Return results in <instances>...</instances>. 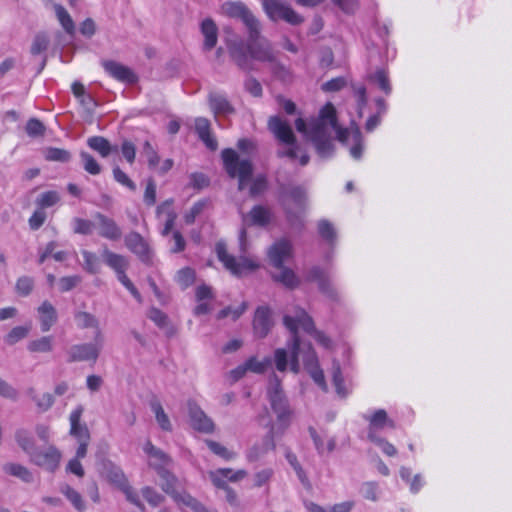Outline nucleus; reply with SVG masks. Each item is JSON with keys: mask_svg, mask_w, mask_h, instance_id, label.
<instances>
[{"mask_svg": "<svg viewBox=\"0 0 512 512\" xmlns=\"http://www.w3.org/2000/svg\"><path fill=\"white\" fill-rule=\"evenodd\" d=\"M364 419L369 423L367 433L369 440L379 437L378 432L385 428H395V422L388 417L384 409L375 410L372 414L365 415Z\"/></svg>", "mask_w": 512, "mask_h": 512, "instance_id": "nucleus-13", "label": "nucleus"}, {"mask_svg": "<svg viewBox=\"0 0 512 512\" xmlns=\"http://www.w3.org/2000/svg\"><path fill=\"white\" fill-rule=\"evenodd\" d=\"M126 247L134 253L142 262L150 264L153 251L148 242L137 232H130L125 237Z\"/></svg>", "mask_w": 512, "mask_h": 512, "instance_id": "nucleus-12", "label": "nucleus"}, {"mask_svg": "<svg viewBox=\"0 0 512 512\" xmlns=\"http://www.w3.org/2000/svg\"><path fill=\"white\" fill-rule=\"evenodd\" d=\"M304 365L315 383L326 390V382L322 369L319 367L318 358L312 347L308 346V351L304 356Z\"/></svg>", "mask_w": 512, "mask_h": 512, "instance_id": "nucleus-20", "label": "nucleus"}, {"mask_svg": "<svg viewBox=\"0 0 512 512\" xmlns=\"http://www.w3.org/2000/svg\"><path fill=\"white\" fill-rule=\"evenodd\" d=\"M361 493L365 499L378 500V485L376 482H365L361 487Z\"/></svg>", "mask_w": 512, "mask_h": 512, "instance_id": "nucleus-62", "label": "nucleus"}, {"mask_svg": "<svg viewBox=\"0 0 512 512\" xmlns=\"http://www.w3.org/2000/svg\"><path fill=\"white\" fill-rule=\"evenodd\" d=\"M177 283L182 288H187L192 285L195 280V272L189 267L182 268L178 271L176 276Z\"/></svg>", "mask_w": 512, "mask_h": 512, "instance_id": "nucleus-54", "label": "nucleus"}, {"mask_svg": "<svg viewBox=\"0 0 512 512\" xmlns=\"http://www.w3.org/2000/svg\"><path fill=\"white\" fill-rule=\"evenodd\" d=\"M83 411V406L79 405L70 413L69 417L70 434L75 437L78 442L90 440V433L87 426L80 423Z\"/></svg>", "mask_w": 512, "mask_h": 512, "instance_id": "nucleus-21", "label": "nucleus"}, {"mask_svg": "<svg viewBox=\"0 0 512 512\" xmlns=\"http://www.w3.org/2000/svg\"><path fill=\"white\" fill-rule=\"evenodd\" d=\"M34 286V281L31 277L22 276L16 282V291L22 296H27L31 293Z\"/></svg>", "mask_w": 512, "mask_h": 512, "instance_id": "nucleus-58", "label": "nucleus"}, {"mask_svg": "<svg viewBox=\"0 0 512 512\" xmlns=\"http://www.w3.org/2000/svg\"><path fill=\"white\" fill-rule=\"evenodd\" d=\"M287 196L299 209L303 208L306 201V193L301 187L291 188Z\"/></svg>", "mask_w": 512, "mask_h": 512, "instance_id": "nucleus-57", "label": "nucleus"}, {"mask_svg": "<svg viewBox=\"0 0 512 512\" xmlns=\"http://www.w3.org/2000/svg\"><path fill=\"white\" fill-rule=\"evenodd\" d=\"M276 269L277 272L272 274V277L275 281L281 283L289 289H294L299 285L300 280L293 270L286 268L283 265H281V268Z\"/></svg>", "mask_w": 512, "mask_h": 512, "instance_id": "nucleus-32", "label": "nucleus"}, {"mask_svg": "<svg viewBox=\"0 0 512 512\" xmlns=\"http://www.w3.org/2000/svg\"><path fill=\"white\" fill-rule=\"evenodd\" d=\"M25 131L29 137L37 138L44 135L45 126L39 119L31 118L26 123Z\"/></svg>", "mask_w": 512, "mask_h": 512, "instance_id": "nucleus-48", "label": "nucleus"}, {"mask_svg": "<svg viewBox=\"0 0 512 512\" xmlns=\"http://www.w3.org/2000/svg\"><path fill=\"white\" fill-rule=\"evenodd\" d=\"M295 126L313 143L322 158H328L333 153L332 132L340 142L350 147V155L354 159L362 157L363 139L359 128L355 125L349 129L341 128L337 124L336 109L331 103H327L308 126L302 118L296 119Z\"/></svg>", "mask_w": 512, "mask_h": 512, "instance_id": "nucleus-1", "label": "nucleus"}, {"mask_svg": "<svg viewBox=\"0 0 512 512\" xmlns=\"http://www.w3.org/2000/svg\"><path fill=\"white\" fill-rule=\"evenodd\" d=\"M220 11L224 16L241 20L247 28L251 39L258 37L260 34V22L244 3L228 1L221 5Z\"/></svg>", "mask_w": 512, "mask_h": 512, "instance_id": "nucleus-7", "label": "nucleus"}, {"mask_svg": "<svg viewBox=\"0 0 512 512\" xmlns=\"http://www.w3.org/2000/svg\"><path fill=\"white\" fill-rule=\"evenodd\" d=\"M188 415L191 426L202 433H212L215 429V424L205 412L193 401H189Z\"/></svg>", "mask_w": 512, "mask_h": 512, "instance_id": "nucleus-15", "label": "nucleus"}, {"mask_svg": "<svg viewBox=\"0 0 512 512\" xmlns=\"http://www.w3.org/2000/svg\"><path fill=\"white\" fill-rule=\"evenodd\" d=\"M221 154L227 174L231 178H238V189L243 190L252 176L251 161L240 159L237 152L231 148L224 149Z\"/></svg>", "mask_w": 512, "mask_h": 512, "instance_id": "nucleus-6", "label": "nucleus"}, {"mask_svg": "<svg viewBox=\"0 0 512 512\" xmlns=\"http://www.w3.org/2000/svg\"><path fill=\"white\" fill-rule=\"evenodd\" d=\"M272 213L268 207L257 205L249 213V219L253 225L265 226L271 221Z\"/></svg>", "mask_w": 512, "mask_h": 512, "instance_id": "nucleus-33", "label": "nucleus"}, {"mask_svg": "<svg viewBox=\"0 0 512 512\" xmlns=\"http://www.w3.org/2000/svg\"><path fill=\"white\" fill-rule=\"evenodd\" d=\"M272 327L271 311L267 307L257 308L253 320V329L259 338L265 337Z\"/></svg>", "mask_w": 512, "mask_h": 512, "instance_id": "nucleus-24", "label": "nucleus"}, {"mask_svg": "<svg viewBox=\"0 0 512 512\" xmlns=\"http://www.w3.org/2000/svg\"><path fill=\"white\" fill-rule=\"evenodd\" d=\"M279 433L271 428L269 433L265 436L261 445H255L247 452V460L249 462H255L259 460L265 453L275 449L274 435Z\"/></svg>", "mask_w": 512, "mask_h": 512, "instance_id": "nucleus-26", "label": "nucleus"}, {"mask_svg": "<svg viewBox=\"0 0 512 512\" xmlns=\"http://www.w3.org/2000/svg\"><path fill=\"white\" fill-rule=\"evenodd\" d=\"M270 68L273 72V74L284 82H289L292 80V73L289 68H287L285 65L280 63L277 58L275 59L274 63L270 64Z\"/></svg>", "mask_w": 512, "mask_h": 512, "instance_id": "nucleus-52", "label": "nucleus"}, {"mask_svg": "<svg viewBox=\"0 0 512 512\" xmlns=\"http://www.w3.org/2000/svg\"><path fill=\"white\" fill-rule=\"evenodd\" d=\"M96 227L101 237L109 240H118L122 235L120 227L116 222L104 214H95Z\"/></svg>", "mask_w": 512, "mask_h": 512, "instance_id": "nucleus-19", "label": "nucleus"}, {"mask_svg": "<svg viewBox=\"0 0 512 512\" xmlns=\"http://www.w3.org/2000/svg\"><path fill=\"white\" fill-rule=\"evenodd\" d=\"M105 72L117 81L134 84L138 81L137 75L128 66L114 60H103L101 62Z\"/></svg>", "mask_w": 512, "mask_h": 512, "instance_id": "nucleus-16", "label": "nucleus"}, {"mask_svg": "<svg viewBox=\"0 0 512 512\" xmlns=\"http://www.w3.org/2000/svg\"><path fill=\"white\" fill-rule=\"evenodd\" d=\"M74 319L79 329H92L94 331V338H97L98 341L104 339L99 320L95 315L86 311H77L74 314Z\"/></svg>", "mask_w": 512, "mask_h": 512, "instance_id": "nucleus-23", "label": "nucleus"}, {"mask_svg": "<svg viewBox=\"0 0 512 512\" xmlns=\"http://www.w3.org/2000/svg\"><path fill=\"white\" fill-rule=\"evenodd\" d=\"M267 396L271 408L277 416V422L271 428H274L275 431L282 434L291 423L292 410L281 388V380L275 373H272L270 376Z\"/></svg>", "mask_w": 512, "mask_h": 512, "instance_id": "nucleus-5", "label": "nucleus"}, {"mask_svg": "<svg viewBox=\"0 0 512 512\" xmlns=\"http://www.w3.org/2000/svg\"><path fill=\"white\" fill-rule=\"evenodd\" d=\"M141 493L143 498L153 507L159 506L164 501V496L150 487H144Z\"/></svg>", "mask_w": 512, "mask_h": 512, "instance_id": "nucleus-56", "label": "nucleus"}, {"mask_svg": "<svg viewBox=\"0 0 512 512\" xmlns=\"http://www.w3.org/2000/svg\"><path fill=\"white\" fill-rule=\"evenodd\" d=\"M245 90L254 97L262 96V86L260 82L254 77H248L244 83Z\"/></svg>", "mask_w": 512, "mask_h": 512, "instance_id": "nucleus-64", "label": "nucleus"}, {"mask_svg": "<svg viewBox=\"0 0 512 512\" xmlns=\"http://www.w3.org/2000/svg\"><path fill=\"white\" fill-rule=\"evenodd\" d=\"M31 462L43 469L54 472L60 464L61 453L54 447L49 446L45 451H34L30 456Z\"/></svg>", "mask_w": 512, "mask_h": 512, "instance_id": "nucleus-14", "label": "nucleus"}, {"mask_svg": "<svg viewBox=\"0 0 512 512\" xmlns=\"http://www.w3.org/2000/svg\"><path fill=\"white\" fill-rule=\"evenodd\" d=\"M48 45H49L48 37L43 33L37 34L34 37L32 45H31V49H30L31 54L34 56L41 54L42 52L47 50Z\"/></svg>", "mask_w": 512, "mask_h": 512, "instance_id": "nucleus-55", "label": "nucleus"}, {"mask_svg": "<svg viewBox=\"0 0 512 512\" xmlns=\"http://www.w3.org/2000/svg\"><path fill=\"white\" fill-rule=\"evenodd\" d=\"M263 9L272 21H285L291 25H299L304 18L298 14L289 4L282 0H260Z\"/></svg>", "mask_w": 512, "mask_h": 512, "instance_id": "nucleus-10", "label": "nucleus"}, {"mask_svg": "<svg viewBox=\"0 0 512 512\" xmlns=\"http://www.w3.org/2000/svg\"><path fill=\"white\" fill-rule=\"evenodd\" d=\"M102 256L105 263L113 269L116 274L126 271L129 266V261L125 256L114 253L107 248L103 249Z\"/></svg>", "mask_w": 512, "mask_h": 512, "instance_id": "nucleus-30", "label": "nucleus"}, {"mask_svg": "<svg viewBox=\"0 0 512 512\" xmlns=\"http://www.w3.org/2000/svg\"><path fill=\"white\" fill-rule=\"evenodd\" d=\"M151 410L155 414L156 421L158 425L161 427L164 431H171L172 425L169 420L168 415L165 413L162 405L158 401H153L151 403Z\"/></svg>", "mask_w": 512, "mask_h": 512, "instance_id": "nucleus-38", "label": "nucleus"}, {"mask_svg": "<svg viewBox=\"0 0 512 512\" xmlns=\"http://www.w3.org/2000/svg\"><path fill=\"white\" fill-rule=\"evenodd\" d=\"M45 159L48 161L66 163L71 159V153L62 148L49 147L45 150Z\"/></svg>", "mask_w": 512, "mask_h": 512, "instance_id": "nucleus-42", "label": "nucleus"}, {"mask_svg": "<svg viewBox=\"0 0 512 512\" xmlns=\"http://www.w3.org/2000/svg\"><path fill=\"white\" fill-rule=\"evenodd\" d=\"M113 176H114V179L121 185L126 186L127 188H129L132 191H134L136 189L135 183L119 167H115L113 169Z\"/></svg>", "mask_w": 512, "mask_h": 512, "instance_id": "nucleus-63", "label": "nucleus"}, {"mask_svg": "<svg viewBox=\"0 0 512 512\" xmlns=\"http://www.w3.org/2000/svg\"><path fill=\"white\" fill-rule=\"evenodd\" d=\"M164 492L170 495L178 505L189 507L194 512H217L214 510H208L203 504L186 492L174 491L171 489L170 485L164 486Z\"/></svg>", "mask_w": 512, "mask_h": 512, "instance_id": "nucleus-22", "label": "nucleus"}, {"mask_svg": "<svg viewBox=\"0 0 512 512\" xmlns=\"http://www.w3.org/2000/svg\"><path fill=\"white\" fill-rule=\"evenodd\" d=\"M72 225L74 233L81 235L91 234L93 232L94 227L96 226L94 222L82 218H74L72 220Z\"/></svg>", "mask_w": 512, "mask_h": 512, "instance_id": "nucleus-49", "label": "nucleus"}, {"mask_svg": "<svg viewBox=\"0 0 512 512\" xmlns=\"http://www.w3.org/2000/svg\"><path fill=\"white\" fill-rule=\"evenodd\" d=\"M205 443L214 454L225 460H231L235 457L234 452L228 450L225 446L216 441L206 440Z\"/></svg>", "mask_w": 512, "mask_h": 512, "instance_id": "nucleus-50", "label": "nucleus"}, {"mask_svg": "<svg viewBox=\"0 0 512 512\" xmlns=\"http://www.w3.org/2000/svg\"><path fill=\"white\" fill-rule=\"evenodd\" d=\"M292 256V245L288 240L276 241L268 250V258L275 268L281 265Z\"/></svg>", "mask_w": 512, "mask_h": 512, "instance_id": "nucleus-17", "label": "nucleus"}, {"mask_svg": "<svg viewBox=\"0 0 512 512\" xmlns=\"http://www.w3.org/2000/svg\"><path fill=\"white\" fill-rule=\"evenodd\" d=\"M309 433L319 454L331 453L335 449L336 441L334 438H329L324 442L313 427L309 428Z\"/></svg>", "mask_w": 512, "mask_h": 512, "instance_id": "nucleus-36", "label": "nucleus"}, {"mask_svg": "<svg viewBox=\"0 0 512 512\" xmlns=\"http://www.w3.org/2000/svg\"><path fill=\"white\" fill-rule=\"evenodd\" d=\"M318 232L320 236L330 244H333L336 239V231L331 222L328 220H320L318 222Z\"/></svg>", "mask_w": 512, "mask_h": 512, "instance_id": "nucleus-46", "label": "nucleus"}, {"mask_svg": "<svg viewBox=\"0 0 512 512\" xmlns=\"http://www.w3.org/2000/svg\"><path fill=\"white\" fill-rule=\"evenodd\" d=\"M62 494L72 503L77 510L84 509V502L81 495L68 484H63L60 488Z\"/></svg>", "mask_w": 512, "mask_h": 512, "instance_id": "nucleus-44", "label": "nucleus"}, {"mask_svg": "<svg viewBox=\"0 0 512 512\" xmlns=\"http://www.w3.org/2000/svg\"><path fill=\"white\" fill-rule=\"evenodd\" d=\"M117 275V279L121 282V284L129 290V292L133 295V297L138 301L142 302V297L139 291L136 289L134 284L130 281V279L126 275V271L120 272Z\"/></svg>", "mask_w": 512, "mask_h": 512, "instance_id": "nucleus-59", "label": "nucleus"}, {"mask_svg": "<svg viewBox=\"0 0 512 512\" xmlns=\"http://www.w3.org/2000/svg\"><path fill=\"white\" fill-rule=\"evenodd\" d=\"M143 154L147 158L150 168H155L158 165L160 158L149 141L143 145Z\"/></svg>", "mask_w": 512, "mask_h": 512, "instance_id": "nucleus-61", "label": "nucleus"}, {"mask_svg": "<svg viewBox=\"0 0 512 512\" xmlns=\"http://www.w3.org/2000/svg\"><path fill=\"white\" fill-rule=\"evenodd\" d=\"M171 204L172 201H165L157 207L158 215H161L162 213L166 214V221L161 232L163 236H167L170 233L177 217L176 213L171 209Z\"/></svg>", "mask_w": 512, "mask_h": 512, "instance_id": "nucleus-34", "label": "nucleus"}, {"mask_svg": "<svg viewBox=\"0 0 512 512\" xmlns=\"http://www.w3.org/2000/svg\"><path fill=\"white\" fill-rule=\"evenodd\" d=\"M37 313L42 332H48L58 320L57 311L49 301H44L37 308Z\"/></svg>", "mask_w": 512, "mask_h": 512, "instance_id": "nucleus-25", "label": "nucleus"}, {"mask_svg": "<svg viewBox=\"0 0 512 512\" xmlns=\"http://www.w3.org/2000/svg\"><path fill=\"white\" fill-rule=\"evenodd\" d=\"M246 305L243 303L239 307L232 308V307H226L219 311L217 314L218 319H224L226 317H231L233 320H237L245 311Z\"/></svg>", "mask_w": 512, "mask_h": 512, "instance_id": "nucleus-60", "label": "nucleus"}, {"mask_svg": "<svg viewBox=\"0 0 512 512\" xmlns=\"http://www.w3.org/2000/svg\"><path fill=\"white\" fill-rule=\"evenodd\" d=\"M246 476L247 472L245 470L233 471L230 468H221L209 472V478L211 482L214 484V486L220 489H224L226 486H228L226 480L237 482Z\"/></svg>", "mask_w": 512, "mask_h": 512, "instance_id": "nucleus-18", "label": "nucleus"}, {"mask_svg": "<svg viewBox=\"0 0 512 512\" xmlns=\"http://www.w3.org/2000/svg\"><path fill=\"white\" fill-rule=\"evenodd\" d=\"M371 81L377 83L379 88L389 95L392 91L389 78L384 70H377L373 75L370 76Z\"/></svg>", "mask_w": 512, "mask_h": 512, "instance_id": "nucleus-51", "label": "nucleus"}, {"mask_svg": "<svg viewBox=\"0 0 512 512\" xmlns=\"http://www.w3.org/2000/svg\"><path fill=\"white\" fill-rule=\"evenodd\" d=\"M54 10H55L56 16H57L60 24L62 25L63 29L68 34H72L75 30V25H74V22H73L71 16L69 15V13L60 4H55Z\"/></svg>", "mask_w": 512, "mask_h": 512, "instance_id": "nucleus-39", "label": "nucleus"}, {"mask_svg": "<svg viewBox=\"0 0 512 512\" xmlns=\"http://www.w3.org/2000/svg\"><path fill=\"white\" fill-rule=\"evenodd\" d=\"M31 326H16L5 337L4 342L8 345H14L27 337Z\"/></svg>", "mask_w": 512, "mask_h": 512, "instance_id": "nucleus-43", "label": "nucleus"}, {"mask_svg": "<svg viewBox=\"0 0 512 512\" xmlns=\"http://www.w3.org/2000/svg\"><path fill=\"white\" fill-rule=\"evenodd\" d=\"M284 324L292 333L290 342L288 343L289 351L284 348H278L274 352V362L276 369L279 372H285L290 366V370L298 373L300 370L299 354H300V339L297 335L298 329L309 333L314 339L323 347H331V339L314 327L313 320L308 314L296 308L294 314H286L284 316Z\"/></svg>", "mask_w": 512, "mask_h": 512, "instance_id": "nucleus-2", "label": "nucleus"}, {"mask_svg": "<svg viewBox=\"0 0 512 512\" xmlns=\"http://www.w3.org/2000/svg\"><path fill=\"white\" fill-rule=\"evenodd\" d=\"M53 336H43L28 343L27 349L33 353H48L53 350Z\"/></svg>", "mask_w": 512, "mask_h": 512, "instance_id": "nucleus-35", "label": "nucleus"}, {"mask_svg": "<svg viewBox=\"0 0 512 512\" xmlns=\"http://www.w3.org/2000/svg\"><path fill=\"white\" fill-rule=\"evenodd\" d=\"M104 339L94 338L91 343L76 344L68 350V362H96L103 347Z\"/></svg>", "mask_w": 512, "mask_h": 512, "instance_id": "nucleus-11", "label": "nucleus"}, {"mask_svg": "<svg viewBox=\"0 0 512 512\" xmlns=\"http://www.w3.org/2000/svg\"><path fill=\"white\" fill-rule=\"evenodd\" d=\"M201 32L204 36V49L207 51L212 50L218 41V28L215 22L210 18L203 20Z\"/></svg>", "mask_w": 512, "mask_h": 512, "instance_id": "nucleus-29", "label": "nucleus"}, {"mask_svg": "<svg viewBox=\"0 0 512 512\" xmlns=\"http://www.w3.org/2000/svg\"><path fill=\"white\" fill-rule=\"evenodd\" d=\"M246 362V368L256 374H263L272 364L269 357L258 360L256 357H250Z\"/></svg>", "mask_w": 512, "mask_h": 512, "instance_id": "nucleus-41", "label": "nucleus"}, {"mask_svg": "<svg viewBox=\"0 0 512 512\" xmlns=\"http://www.w3.org/2000/svg\"><path fill=\"white\" fill-rule=\"evenodd\" d=\"M81 253H82V256L84 259L83 268L88 273H91V274L98 273L99 269H100V261H99V258L97 257V255L90 251H87V250H83Z\"/></svg>", "mask_w": 512, "mask_h": 512, "instance_id": "nucleus-45", "label": "nucleus"}, {"mask_svg": "<svg viewBox=\"0 0 512 512\" xmlns=\"http://www.w3.org/2000/svg\"><path fill=\"white\" fill-rule=\"evenodd\" d=\"M15 439L18 445L29 455L33 454L34 449V440L30 433L24 429H20L15 434Z\"/></svg>", "mask_w": 512, "mask_h": 512, "instance_id": "nucleus-40", "label": "nucleus"}, {"mask_svg": "<svg viewBox=\"0 0 512 512\" xmlns=\"http://www.w3.org/2000/svg\"><path fill=\"white\" fill-rule=\"evenodd\" d=\"M209 105L216 116L230 115L234 113V108L225 95L220 93H211L209 95Z\"/></svg>", "mask_w": 512, "mask_h": 512, "instance_id": "nucleus-28", "label": "nucleus"}, {"mask_svg": "<svg viewBox=\"0 0 512 512\" xmlns=\"http://www.w3.org/2000/svg\"><path fill=\"white\" fill-rule=\"evenodd\" d=\"M60 200V196L56 191H47L42 193L37 198V205L40 206L41 209L51 207L57 204Z\"/></svg>", "mask_w": 512, "mask_h": 512, "instance_id": "nucleus-53", "label": "nucleus"}, {"mask_svg": "<svg viewBox=\"0 0 512 512\" xmlns=\"http://www.w3.org/2000/svg\"><path fill=\"white\" fill-rule=\"evenodd\" d=\"M229 55L234 63L243 71L250 72L254 70L253 61L268 63L275 62L277 58L272 44L265 38L258 37L251 39L249 36L248 43L235 36L226 41Z\"/></svg>", "mask_w": 512, "mask_h": 512, "instance_id": "nucleus-3", "label": "nucleus"}, {"mask_svg": "<svg viewBox=\"0 0 512 512\" xmlns=\"http://www.w3.org/2000/svg\"><path fill=\"white\" fill-rule=\"evenodd\" d=\"M143 451L148 456L149 466L155 469L159 476L164 480L161 484L162 489L164 490L165 485H170L171 489L176 491L174 487L176 479L167 470V467L172 462L171 458L161 449L155 447L150 441L145 443Z\"/></svg>", "mask_w": 512, "mask_h": 512, "instance_id": "nucleus-8", "label": "nucleus"}, {"mask_svg": "<svg viewBox=\"0 0 512 512\" xmlns=\"http://www.w3.org/2000/svg\"><path fill=\"white\" fill-rule=\"evenodd\" d=\"M268 128L273 135L285 147L280 149L277 154L279 157H288L292 160L299 158L302 166L309 162V156L306 153H300V147L296 143V138L289 123L278 116H272L268 120Z\"/></svg>", "mask_w": 512, "mask_h": 512, "instance_id": "nucleus-4", "label": "nucleus"}, {"mask_svg": "<svg viewBox=\"0 0 512 512\" xmlns=\"http://www.w3.org/2000/svg\"><path fill=\"white\" fill-rule=\"evenodd\" d=\"M80 157L83 163V168L91 175H98L101 173V166L96 159L87 152H81Z\"/></svg>", "mask_w": 512, "mask_h": 512, "instance_id": "nucleus-47", "label": "nucleus"}, {"mask_svg": "<svg viewBox=\"0 0 512 512\" xmlns=\"http://www.w3.org/2000/svg\"><path fill=\"white\" fill-rule=\"evenodd\" d=\"M216 253L218 259L223 263L225 268L235 276H242L247 272L256 270L259 263L256 259L246 256L236 258L227 252L225 243L218 242L216 244Z\"/></svg>", "mask_w": 512, "mask_h": 512, "instance_id": "nucleus-9", "label": "nucleus"}, {"mask_svg": "<svg viewBox=\"0 0 512 512\" xmlns=\"http://www.w3.org/2000/svg\"><path fill=\"white\" fill-rule=\"evenodd\" d=\"M308 280L318 281L320 290L331 299L337 298V291L326 278L324 271L320 267H313L308 273Z\"/></svg>", "mask_w": 512, "mask_h": 512, "instance_id": "nucleus-27", "label": "nucleus"}, {"mask_svg": "<svg viewBox=\"0 0 512 512\" xmlns=\"http://www.w3.org/2000/svg\"><path fill=\"white\" fill-rule=\"evenodd\" d=\"M87 145L103 158L108 157L112 152L117 151V146H112L110 142L102 136H93L87 139Z\"/></svg>", "mask_w": 512, "mask_h": 512, "instance_id": "nucleus-31", "label": "nucleus"}, {"mask_svg": "<svg viewBox=\"0 0 512 512\" xmlns=\"http://www.w3.org/2000/svg\"><path fill=\"white\" fill-rule=\"evenodd\" d=\"M5 473L21 479L24 482H31L33 480L32 473L23 465L16 463H7L3 466Z\"/></svg>", "mask_w": 512, "mask_h": 512, "instance_id": "nucleus-37", "label": "nucleus"}]
</instances>
